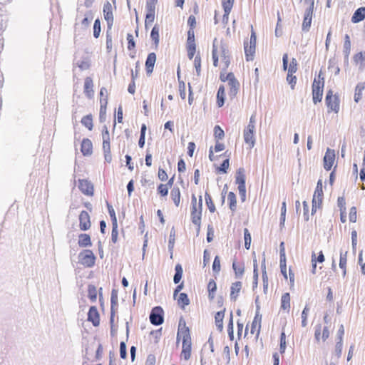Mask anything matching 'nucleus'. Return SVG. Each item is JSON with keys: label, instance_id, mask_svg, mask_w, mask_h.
Returning <instances> with one entry per match:
<instances>
[{"label": "nucleus", "instance_id": "nucleus-1", "mask_svg": "<svg viewBox=\"0 0 365 365\" xmlns=\"http://www.w3.org/2000/svg\"><path fill=\"white\" fill-rule=\"evenodd\" d=\"M212 57L213 66L226 71L230 63V53L226 41L215 38L212 43Z\"/></svg>", "mask_w": 365, "mask_h": 365}, {"label": "nucleus", "instance_id": "nucleus-2", "mask_svg": "<svg viewBox=\"0 0 365 365\" xmlns=\"http://www.w3.org/2000/svg\"><path fill=\"white\" fill-rule=\"evenodd\" d=\"M220 79L222 82H227L226 88L225 86H220L217 93V103L218 107H222L225 103V89L227 91L230 99H233L237 96L240 89V83L235 78L233 73H221Z\"/></svg>", "mask_w": 365, "mask_h": 365}, {"label": "nucleus", "instance_id": "nucleus-3", "mask_svg": "<svg viewBox=\"0 0 365 365\" xmlns=\"http://www.w3.org/2000/svg\"><path fill=\"white\" fill-rule=\"evenodd\" d=\"M177 343L182 341V350L180 359L188 361L192 356V339L190 329L186 326L185 321L180 319L176 337Z\"/></svg>", "mask_w": 365, "mask_h": 365}, {"label": "nucleus", "instance_id": "nucleus-4", "mask_svg": "<svg viewBox=\"0 0 365 365\" xmlns=\"http://www.w3.org/2000/svg\"><path fill=\"white\" fill-rule=\"evenodd\" d=\"M255 115H252L250 118L247 126L243 130V138L245 143L250 148H252L255 145Z\"/></svg>", "mask_w": 365, "mask_h": 365}, {"label": "nucleus", "instance_id": "nucleus-5", "mask_svg": "<svg viewBox=\"0 0 365 365\" xmlns=\"http://www.w3.org/2000/svg\"><path fill=\"white\" fill-rule=\"evenodd\" d=\"M324 85V77H321V73H319L318 77L314 79L312 83V98L314 103L322 101Z\"/></svg>", "mask_w": 365, "mask_h": 365}, {"label": "nucleus", "instance_id": "nucleus-6", "mask_svg": "<svg viewBox=\"0 0 365 365\" xmlns=\"http://www.w3.org/2000/svg\"><path fill=\"white\" fill-rule=\"evenodd\" d=\"M325 103L328 108V112L338 113L340 110V99L338 95L333 94V91L329 90L327 93Z\"/></svg>", "mask_w": 365, "mask_h": 365}, {"label": "nucleus", "instance_id": "nucleus-7", "mask_svg": "<svg viewBox=\"0 0 365 365\" xmlns=\"http://www.w3.org/2000/svg\"><path fill=\"white\" fill-rule=\"evenodd\" d=\"M323 200L322 181L319 180L312 199V215H314L317 210L322 209Z\"/></svg>", "mask_w": 365, "mask_h": 365}, {"label": "nucleus", "instance_id": "nucleus-8", "mask_svg": "<svg viewBox=\"0 0 365 365\" xmlns=\"http://www.w3.org/2000/svg\"><path fill=\"white\" fill-rule=\"evenodd\" d=\"M186 50L189 59H192L196 52V44L195 41V29H189L187 31V39Z\"/></svg>", "mask_w": 365, "mask_h": 365}, {"label": "nucleus", "instance_id": "nucleus-9", "mask_svg": "<svg viewBox=\"0 0 365 365\" xmlns=\"http://www.w3.org/2000/svg\"><path fill=\"white\" fill-rule=\"evenodd\" d=\"M96 257L93 252L86 250L79 254V262L86 267H92L95 264Z\"/></svg>", "mask_w": 365, "mask_h": 365}, {"label": "nucleus", "instance_id": "nucleus-10", "mask_svg": "<svg viewBox=\"0 0 365 365\" xmlns=\"http://www.w3.org/2000/svg\"><path fill=\"white\" fill-rule=\"evenodd\" d=\"M235 182L238 185V190L242 200L245 201L246 197L245 175L242 170H239L237 172Z\"/></svg>", "mask_w": 365, "mask_h": 365}, {"label": "nucleus", "instance_id": "nucleus-11", "mask_svg": "<svg viewBox=\"0 0 365 365\" xmlns=\"http://www.w3.org/2000/svg\"><path fill=\"white\" fill-rule=\"evenodd\" d=\"M320 331L322 332V341L323 342L326 341L330 335V329L328 326L318 324L314 331V339L317 343L320 342Z\"/></svg>", "mask_w": 365, "mask_h": 365}, {"label": "nucleus", "instance_id": "nucleus-12", "mask_svg": "<svg viewBox=\"0 0 365 365\" xmlns=\"http://www.w3.org/2000/svg\"><path fill=\"white\" fill-rule=\"evenodd\" d=\"M150 321L153 325H160L163 322V310L160 307H154L150 314Z\"/></svg>", "mask_w": 365, "mask_h": 365}, {"label": "nucleus", "instance_id": "nucleus-13", "mask_svg": "<svg viewBox=\"0 0 365 365\" xmlns=\"http://www.w3.org/2000/svg\"><path fill=\"white\" fill-rule=\"evenodd\" d=\"M335 160V151L330 148H327L323 159L324 168L327 171L330 170L333 167Z\"/></svg>", "mask_w": 365, "mask_h": 365}, {"label": "nucleus", "instance_id": "nucleus-14", "mask_svg": "<svg viewBox=\"0 0 365 365\" xmlns=\"http://www.w3.org/2000/svg\"><path fill=\"white\" fill-rule=\"evenodd\" d=\"M106 88L103 87L100 91V119L105 118L108 105V95Z\"/></svg>", "mask_w": 365, "mask_h": 365}, {"label": "nucleus", "instance_id": "nucleus-15", "mask_svg": "<svg viewBox=\"0 0 365 365\" xmlns=\"http://www.w3.org/2000/svg\"><path fill=\"white\" fill-rule=\"evenodd\" d=\"M262 316L257 313L251 323L250 333L251 336L257 339L261 329Z\"/></svg>", "mask_w": 365, "mask_h": 365}, {"label": "nucleus", "instance_id": "nucleus-16", "mask_svg": "<svg viewBox=\"0 0 365 365\" xmlns=\"http://www.w3.org/2000/svg\"><path fill=\"white\" fill-rule=\"evenodd\" d=\"M202 207V196H200V206L191 207L192 222L197 226H200V222H201Z\"/></svg>", "mask_w": 365, "mask_h": 365}, {"label": "nucleus", "instance_id": "nucleus-17", "mask_svg": "<svg viewBox=\"0 0 365 365\" xmlns=\"http://www.w3.org/2000/svg\"><path fill=\"white\" fill-rule=\"evenodd\" d=\"M91 227V217L88 212L83 210L79 215V228L82 231L88 230Z\"/></svg>", "mask_w": 365, "mask_h": 365}, {"label": "nucleus", "instance_id": "nucleus-18", "mask_svg": "<svg viewBox=\"0 0 365 365\" xmlns=\"http://www.w3.org/2000/svg\"><path fill=\"white\" fill-rule=\"evenodd\" d=\"M78 188L86 195L93 196L94 192L93 185L88 180H78Z\"/></svg>", "mask_w": 365, "mask_h": 365}, {"label": "nucleus", "instance_id": "nucleus-19", "mask_svg": "<svg viewBox=\"0 0 365 365\" xmlns=\"http://www.w3.org/2000/svg\"><path fill=\"white\" fill-rule=\"evenodd\" d=\"M313 8H314V1L312 0L310 6L308 9H307V10L305 11V13H304V19H303V22H302V29L304 31H309V29L311 26L312 20V14H313Z\"/></svg>", "mask_w": 365, "mask_h": 365}, {"label": "nucleus", "instance_id": "nucleus-20", "mask_svg": "<svg viewBox=\"0 0 365 365\" xmlns=\"http://www.w3.org/2000/svg\"><path fill=\"white\" fill-rule=\"evenodd\" d=\"M93 16L92 11H88L85 14L83 18L80 21V22H76L75 24V29L86 30L89 27L91 22L93 20Z\"/></svg>", "mask_w": 365, "mask_h": 365}, {"label": "nucleus", "instance_id": "nucleus-21", "mask_svg": "<svg viewBox=\"0 0 365 365\" xmlns=\"http://www.w3.org/2000/svg\"><path fill=\"white\" fill-rule=\"evenodd\" d=\"M279 264L281 273L284 277L285 279H287V259H286V254L285 249L284 246V242L280 244V252H279Z\"/></svg>", "mask_w": 365, "mask_h": 365}, {"label": "nucleus", "instance_id": "nucleus-22", "mask_svg": "<svg viewBox=\"0 0 365 365\" xmlns=\"http://www.w3.org/2000/svg\"><path fill=\"white\" fill-rule=\"evenodd\" d=\"M156 59H157V56H156L155 53H154V52L150 53L147 56L145 63V67L146 73L148 76H150L153 72L154 66L155 64Z\"/></svg>", "mask_w": 365, "mask_h": 365}, {"label": "nucleus", "instance_id": "nucleus-23", "mask_svg": "<svg viewBox=\"0 0 365 365\" xmlns=\"http://www.w3.org/2000/svg\"><path fill=\"white\" fill-rule=\"evenodd\" d=\"M88 321L91 322L94 327H98L100 324V314L95 306L90 307L88 312Z\"/></svg>", "mask_w": 365, "mask_h": 365}, {"label": "nucleus", "instance_id": "nucleus-24", "mask_svg": "<svg viewBox=\"0 0 365 365\" xmlns=\"http://www.w3.org/2000/svg\"><path fill=\"white\" fill-rule=\"evenodd\" d=\"M291 308V296L289 292L284 293L280 299V310L289 313Z\"/></svg>", "mask_w": 365, "mask_h": 365}, {"label": "nucleus", "instance_id": "nucleus-25", "mask_svg": "<svg viewBox=\"0 0 365 365\" xmlns=\"http://www.w3.org/2000/svg\"><path fill=\"white\" fill-rule=\"evenodd\" d=\"M155 6L153 3H147L146 4V16L145 20V26L148 24H152L155 20Z\"/></svg>", "mask_w": 365, "mask_h": 365}, {"label": "nucleus", "instance_id": "nucleus-26", "mask_svg": "<svg viewBox=\"0 0 365 365\" xmlns=\"http://www.w3.org/2000/svg\"><path fill=\"white\" fill-rule=\"evenodd\" d=\"M93 143L89 138H83L81 144V152L84 156H90L93 153Z\"/></svg>", "mask_w": 365, "mask_h": 365}, {"label": "nucleus", "instance_id": "nucleus-27", "mask_svg": "<svg viewBox=\"0 0 365 365\" xmlns=\"http://www.w3.org/2000/svg\"><path fill=\"white\" fill-rule=\"evenodd\" d=\"M84 93L88 98L94 96L93 81L91 77H86L84 80Z\"/></svg>", "mask_w": 365, "mask_h": 365}, {"label": "nucleus", "instance_id": "nucleus-28", "mask_svg": "<svg viewBox=\"0 0 365 365\" xmlns=\"http://www.w3.org/2000/svg\"><path fill=\"white\" fill-rule=\"evenodd\" d=\"M242 288L241 282H235L231 284L230 287V299L235 302L239 297L240 292Z\"/></svg>", "mask_w": 365, "mask_h": 365}, {"label": "nucleus", "instance_id": "nucleus-29", "mask_svg": "<svg viewBox=\"0 0 365 365\" xmlns=\"http://www.w3.org/2000/svg\"><path fill=\"white\" fill-rule=\"evenodd\" d=\"M324 260H325V258H324V255L322 251H320L319 252V255L317 257H316L315 253H313L312 255V274L316 273L317 263V262L322 263L324 262Z\"/></svg>", "mask_w": 365, "mask_h": 365}, {"label": "nucleus", "instance_id": "nucleus-30", "mask_svg": "<svg viewBox=\"0 0 365 365\" xmlns=\"http://www.w3.org/2000/svg\"><path fill=\"white\" fill-rule=\"evenodd\" d=\"M170 197L175 205L178 207L180 205L181 192L178 187H173L170 191Z\"/></svg>", "mask_w": 365, "mask_h": 365}, {"label": "nucleus", "instance_id": "nucleus-31", "mask_svg": "<svg viewBox=\"0 0 365 365\" xmlns=\"http://www.w3.org/2000/svg\"><path fill=\"white\" fill-rule=\"evenodd\" d=\"M365 19V7H360L357 9L352 17L351 21L354 24L359 23Z\"/></svg>", "mask_w": 365, "mask_h": 365}, {"label": "nucleus", "instance_id": "nucleus-32", "mask_svg": "<svg viewBox=\"0 0 365 365\" xmlns=\"http://www.w3.org/2000/svg\"><path fill=\"white\" fill-rule=\"evenodd\" d=\"M78 244L81 247H91L92 245L91 237L89 235L83 233L78 236Z\"/></svg>", "mask_w": 365, "mask_h": 365}, {"label": "nucleus", "instance_id": "nucleus-33", "mask_svg": "<svg viewBox=\"0 0 365 365\" xmlns=\"http://www.w3.org/2000/svg\"><path fill=\"white\" fill-rule=\"evenodd\" d=\"M244 48L247 61L252 60L255 53L256 46L252 45L251 43H248V41H246L244 43Z\"/></svg>", "mask_w": 365, "mask_h": 365}, {"label": "nucleus", "instance_id": "nucleus-34", "mask_svg": "<svg viewBox=\"0 0 365 365\" xmlns=\"http://www.w3.org/2000/svg\"><path fill=\"white\" fill-rule=\"evenodd\" d=\"M232 269L236 277H242L245 272V265L242 262L234 261L232 262Z\"/></svg>", "mask_w": 365, "mask_h": 365}, {"label": "nucleus", "instance_id": "nucleus-35", "mask_svg": "<svg viewBox=\"0 0 365 365\" xmlns=\"http://www.w3.org/2000/svg\"><path fill=\"white\" fill-rule=\"evenodd\" d=\"M235 0H222V5L224 9V15L223 17L228 19V16L230 15L232 9L233 7Z\"/></svg>", "mask_w": 365, "mask_h": 365}, {"label": "nucleus", "instance_id": "nucleus-36", "mask_svg": "<svg viewBox=\"0 0 365 365\" xmlns=\"http://www.w3.org/2000/svg\"><path fill=\"white\" fill-rule=\"evenodd\" d=\"M105 160L110 163L112 160L110 141L104 142L102 145Z\"/></svg>", "mask_w": 365, "mask_h": 365}, {"label": "nucleus", "instance_id": "nucleus-37", "mask_svg": "<svg viewBox=\"0 0 365 365\" xmlns=\"http://www.w3.org/2000/svg\"><path fill=\"white\" fill-rule=\"evenodd\" d=\"M225 149V145L222 143H220L219 140H216V144L215 145L214 150L212 148H210L209 150V158L211 161H214L215 160V156L214 155L215 152H220Z\"/></svg>", "mask_w": 365, "mask_h": 365}, {"label": "nucleus", "instance_id": "nucleus-38", "mask_svg": "<svg viewBox=\"0 0 365 365\" xmlns=\"http://www.w3.org/2000/svg\"><path fill=\"white\" fill-rule=\"evenodd\" d=\"M225 317V310L217 312L215 315V325L219 331L223 329V319Z\"/></svg>", "mask_w": 365, "mask_h": 365}, {"label": "nucleus", "instance_id": "nucleus-39", "mask_svg": "<svg viewBox=\"0 0 365 365\" xmlns=\"http://www.w3.org/2000/svg\"><path fill=\"white\" fill-rule=\"evenodd\" d=\"M365 89V83H358L354 91V101L358 103L362 98L363 91Z\"/></svg>", "mask_w": 365, "mask_h": 365}, {"label": "nucleus", "instance_id": "nucleus-40", "mask_svg": "<svg viewBox=\"0 0 365 365\" xmlns=\"http://www.w3.org/2000/svg\"><path fill=\"white\" fill-rule=\"evenodd\" d=\"M217 291V284L214 279H210L207 284L208 297L212 300L215 297V292Z\"/></svg>", "mask_w": 365, "mask_h": 365}, {"label": "nucleus", "instance_id": "nucleus-41", "mask_svg": "<svg viewBox=\"0 0 365 365\" xmlns=\"http://www.w3.org/2000/svg\"><path fill=\"white\" fill-rule=\"evenodd\" d=\"M82 125L88 128V130H92L93 128V120L91 114L86 115L81 118Z\"/></svg>", "mask_w": 365, "mask_h": 365}, {"label": "nucleus", "instance_id": "nucleus-42", "mask_svg": "<svg viewBox=\"0 0 365 365\" xmlns=\"http://www.w3.org/2000/svg\"><path fill=\"white\" fill-rule=\"evenodd\" d=\"M98 291L97 288L93 284L88 286V297L92 302H95L97 299Z\"/></svg>", "mask_w": 365, "mask_h": 365}, {"label": "nucleus", "instance_id": "nucleus-43", "mask_svg": "<svg viewBox=\"0 0 365 365\" xmlns=\"http://www.w3.org/2000/svg\"><path fill=\"white\" fill-rule=\"evenodd\" d=\"M227 201L230 210L235 212L237 209V197L233 192H230L227 195Z\"/></svg>", "mask_w": 365, "mask_h": 365}, {"label": "nucleus", "instance_id": "nucleus-44", "mask_svg": "<svg viewBox=\"0 0 365 365\" xmlns=\"http://www.w3.org/2000/svg\"><path fill=\"white\" fill-rule=\"evenodd\" d=\"M178 304L182 308H185V306L190 304V300L187 294L180 293L177 299Z\"/></svg>", "mask_w": 365, "mask_h": 365}, {"label": "nucleus", "instance_id": "nucleus-45", "mask_svg": "<svg viewBox=\"0 0 365 365\" xmlns=\"http://www.w3.org/2000/svg\"><path fill=\"white\" fill-rule=\"evenodd\" d=\"M169 187L168 185L160 183L157 187L158 194L161 197H165L168 194Z\"/></svg>", "mask_w": 365, "mask_h": 365}, {"label": "nucleus", "instance_id": "nucleus-46", "mask_svg": "<svg viewBox=\"0 0 365 365\" xmlns=\"http://www.w3.org/2000/svg\"><path fill=\"white\" fill-rule=\"evenodd\" d=\"M347 252L340 253V259H339V267L343 269V276L346 275V258Z\"/></svg>", "mask_w": 365, "mask_h": 365}, {"label": "nucleus", "instance_id": "nucleus-47", "mask_svg": "<svg viewBox=\"0 0 365 365\" xmlns=\"http://www.w3.org/2000/svg\"><path fill=\"white\" fill-rule=\"evenodd\" d=\"M182 267L180 264L175 266V274L174 275L173 281L175 284L179 283L182 276Z\"/></svg>", "mask_w": 365, "mask_h": 365}, {"label": "nucleus", "instance_id": "nucleus-48", "mask_svg": "<svg viewBox=\"0 0 365 365\" xmlns=\"http://www.w3.org/2000/svg\"><path fill=\"white\" fill-rule=\"evenodd\" d=\"M103 16H104L105 20L107 22L108 29L111 30V29L113 26V22H114V16H113V11L109 12V13L106 12V13L103 14Z\"/></svg>", "mask_w": 365, "mask_h": 365}, {"label": "nucleus", "instance_id": "nucleus-49", "mask_svg": "<svg viewBox=\"0 0 365 365\" xmlns=\"http://www.w3.org/2000/svg\"><path fill=\"white\" fill-rule=\"evenodd\" d=\"M212 271L215 274H217L221 270V260L219 256H215L212 263Z\"/></svg>", "mask_w": 365, "mask_h": 365}, {"label": "nucleus", "instance_id": "nucleus-50", "mask_svg": "<svg viewBox=\"0 0 365 365\" xmlns=\"http://www.w3.org/2000/svg\"><path fill=\"white\" fill-rule=\"evenodd\" d=\"M93 29V36L96 38H98L100 36L101 32V21L99 19L95 20Z\"/></svg>", "mask_w": 365, "mask_h": 365}, {"label": "nucleus", "instance_id": "nucleus-51", "mask_svg": "<svg viewBox=\"0 0 365 365\" xmlns=\"http://www.w3.org/2000/svg\"><path fill=\"white\" fill-rule=\"evenodd\" d=\"M205 202H206L207 206L210 212H214L216 209H215L214 202L212 199V197L210 196V194L206 192L205 195Z\"/></svg>", "mask_w": 365, "mask_h": 365}, {"label": "nucleus", "instance_id": "nucleus-52", "mask_svg": "<svg viewBox=\"0 0 365 365\" xmlns=\"http://www.w3.org/2000/svg\"><path fill=\"white\" fill-rule=\"evenodd\" d=\"M214 136L216 140H221L225 136L224 130L220 125H215L214 128Z\"/></svg>", "mask_w": 365, "mask_h": 365}, {"label": "nucleus", "instance_id": "nucleus-53", "mask_svg": "<svg viewBox=\"0 0 365 365\" xmlns=\"http://www.w3.org/2000/svg\"><path fill=\"white\" fill-rule=\"evenodd\" d=\"M244 238H245V247L247 250H249L251 245L252 237L248 229L245 228L244 230Z\"/></svg>", "mask_w": 365, "mask_h": 365}, {"label": "nucleus", "instance_id": "nucleus-54", "mask_svg": "<svg viewBox=\"0 0 365 365\" xmlns=\"http://www.w3.org/2000/svg\"><path fill=\"white\" fill-rule=\"evenodd\" d=\"M286 334L282 331L280 334L279 352L283 354L286 350Z\"/></svg>", "mask_w": 365, "mask_h": 365}, {"label": "nucleus", "instance_id": "nucleus-55", "mask_svg": "<svg viewBox=\"0 0 365 365\" xmlns=\"http://www.w3.org/2000/svg\"><path fill=\"white\" fill-rule=\"evenodd\" d=\"M110 31V30L108 29L106 32V49L108 53H110L113 48V38Z\"/></svg>", "mask_w": 365, "mask_h": 365}, {"label": "nucleus", "instance_id": "nucleus-56", "mask_svg": "<svg viewBox=\"0 0 365 365\" xmlns=\"http://www.w3.org/2000/svg\"><path fill=\"white\" fill-rule=\"evenodd\" d=\"M150 37L154 41L155 45H158L159 43V28L157 26L153 28Z\"/></svg>", "mask_w": 365, "mask_h": 365}, {"label": "nucleus", "instance_id": "nucleus-57", "mask_svg": "<svg viewBox=\"0 0 365 365\" xmlns=\"http://www.w3.org/2000/svg\"><path fill=\"white\" fill-rule=\"evenodd\" d=\"M309 312V308L306 306L302 312V326L305 327L307 325V317Z\"/></svg>", "mask_w": 365, "mask_h": 365}, {"label": "nucleus", "instance_id": "nucleus-58", "mask_svg": "<svg viewBox=\"0 0 365 365\" xmlns=\"http://www.w3.org/2000/svg\"><path fill=\"white\" fill-rule=\"evenodd\" d=\"M354 61L356 63L363 64L365 61V53L359 52L354 56Z\"/></svg>", "mask_w": 365, "mask_h": 365}, {"label": "nucleus", "instance_id": "nucleus-59", "mask_svg": "<svg viewBox=\"0 0 365 365\" xmlns=\"http://www.w3.org/2000/svg\"><path fill=\"white\" fill-rule=\"evenodd\" d=\"M230 163L229 159L226 158L223 160L222 163L217 168V170L219 173H226L227 169L229 168Z\"/></svg>", "mask_w": 365, "mask_h": 365}, {"label": "nucleus", "instance_id": "nucleus-60", "mask_svg": "<svg viewBox=\"0 0 365 365\" xmlns=\"http://www.w3.org/2000/svg\"><path fill=\"white\" fill-rule=\"evenodd\" d=\"M342 346H343V341L337 340V342L335 345L334 351V355L337 358L340 357V356L341 354Z\"/></svg>", "mask_w": 365, "mask_h": 365}, {"label": "nucleus", "instance_id": "nucleus-61", "mask_svg": "<svg viewBox=\"0 0 365 365\" xmlns=\"http://www.w3.org/2000/svg\"><path fill=\"white\" fill-rule=\"evenodd\" d=\"M344 52L346 53V55H349L351 50V41L348 34H346L344 36Z\"/></svg>", "mask_w": 365, "mask_h": 365}, {"label": "nucleus", "instance_id": "nucleus-62", "mask_svg": "<svg viewBox=\"0 0 365 365\" xmlns=\"http://www.w3.org/2000/svg\"><path fill=\"white\" fill-rule=\"evenodd\" d=\"M357 219V211L356 207H351L349 213V220L351 222H356Z\"/></svg>", "mask_w": 365, "mask_h": 365}, {"label": "nucleus", "instance_id": "nucleus-63", "mask_svg": "<svg viewBox=\"0 0 365 365\" xmlns=\"http://www.w3.org/2000/svg\"><path fill=\"white\" fill-rule=\"evenodd\" d=\"M127 41H128V49L130 51L134 50L135 48V42L134 41L133 34H127Z\"/></svg>", "mask_w": 365, "mask_h": 365}, {"label": "nucleus", "instance_id": "nucleus-64", "mask_svg": "<svg viewBox=\"0 0 365 365\" xmlns=\"http://www.w3.org/2000/svg\"><path fill=\"white\" fill-rule=\"evenodd\" d=\"M158 178L160 181L165 182L168 180V175L163 168H159L158 171Z\"/></svg>", "mask_w": 365, "mask_h": 365}]
</instances>
